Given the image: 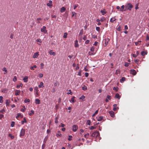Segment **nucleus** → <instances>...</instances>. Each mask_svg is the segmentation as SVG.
Instances as JSON below:
<instances>
[{
	"label": "nucleus",
	"instance_id": "44",
	"mask_svg": "<svg viewBox=\"0 0 149 149\" xmlns=\"http://www.w3.org/2000/svg\"><path fill=\"white\" fill-rule=\"evenodd\" d=\"M98 110H97L95 111V113L94 114H93V115H92V116L94 117V116H95V115L98 113Z\"/></svg>",
	"mask_w": 149,
	"mask_h": 149
},
{
	"label": "nucleus",
	"instance_id": "36",
	"mask_svg": "<svg viewBox=\"0 0 149 149\" xmlns=\"http://www.w3.org/2000/svg\"><path fill=\"white\" fill-rule=\"evenodd\" d=\"M85 98V96L84 95H82L81 97H80L79 99L81 100L82 101H84L83 100Z\"/></svg>",
	"mask_w": 149,
	"mask_h": 149
},
{
	"label": "nucleus",
	"instance_id": "38",
	"mask_svg": "<svg viewBox=\"0 0 149 149\" xmlns=\"http://www.w3.org/2000/svg\"><path fill=\"white\" fill-rule=\"evenodd\" d=\"M22 86H23V84H22L21 83V84H19V85H17V88H19V87H22Z\"/></svg>",
	"mask_w": 149,
	"mask_h": 149
},
{
	"label": "nucleus",
	"instance_id": "42",
	"mask_svg": "<svg viewBox=\"0 0 149 149\" xmlns=\"http://www.w3.org/2000/svg\"><path fill=\"white\" fill-rule=\"evenodd\" d=\"M3 97L2 96H0V103H2L3 101Z\"/></svg>",
	"mask_w": 149,
	"mask_h": 149
},
{
	"label": "nucleus",
	"instance_id": "19",
	"mask_svg": "<svg viewBox=\"0 0 149 149\" xmlns=\"http://www.w3.org/2000/svg\"><path fill=\"white\" fill-rule=\"evenodd\" d=\"M2 70L3 71H4V72L3 73L4 74H6L8 72L7 69H6V68L5 67H4L3 68Z\"/></svg>",
	"mask_w": 149,
	"mask_h": 149
},
{
	"label": "nucleus",
	"instance_id": "31",
	"mask_svg": "<svg viewBox=\"0 0 149 149\" xmlns=\"http://www.w3.org/2000/svg\"><path fill=\"white\" fill-rule=\"evenodd\" d=\"M125 81V77H122L121 79L120 80V82L121 83L123 82L124 81Z\"/></svg>",
	"mask_w": 149,
	"mask_h": 149
},
{
	"label": "nucleus",
	"instance_id": "55",
	"mask_svg": "<svg viewBox=\"0 0 149 149\" xmlns=\"http://www.w3.org/2000/svg\"><path fill=\"white\" fill-rule=\"evenodd\" d=\"M72 136L69 135V137L68 139V140L69 141H71L72 140Z\"/></svg>",
	"mask_w": 149,
	"mask_h": 149
},
{
	"label": "nucleus",
	"instance_id": "22",
	"mask_svg": "<svg viewBox=\"0 0 149 149\" xmlns=\"http://www.w3.org/2000/svg\"><path fill=\"white\" fill-rule=\"evenodd\" d=\"M75 98V97L74 96H73L71 98L70 101V102H74L76 101V100H74V98Z\"/></svg>",
	"mask_w": 149,
	"mask_h": 149
},
{
	"label": "nucleus",
	"instance_id": "39",
	"mask_svg": "<svg viewBox=\"0 0 149 149\" xmlns=\"http://www.w3.org/2000/svg\"><path fill=\"white\" fill-rule=\"evenodd\" d=\"M8 136L10 137L11 139H13L14 138V136H13L11 134H9L8 135Z\"/></svg>",
	"mask_w": 149,
	"mask_h": 149
},
{
	"label": "nucleus",
	"instance_id": "21",
	"mask_svg": "<svg viewBox=\"0 0 149 149\" xmlns=\"http://www.w3.org/2000/svg\"><path fill=\"white\" fill-rule=\"evenodd\" d=\"M65 9H66L65 7H63L61 8L60 12L61 13H63L65 11Z\"/></svg>",
	"mask_w": 149,
	"mask_h": 149
},
{
	"label": "nucleus",
	"instance_id": "25",
	"mask_svg": "<svg viewBox=\"0 0 149 149\" xmlns=\"http://www.w3.org/2000/svg\"><path fill=\"white\" fill-rule=\"evenodd\" d=\"M38 87L40 88L44 87L43 83L42 82H41L40 83V84L38 85Z\"/></svg>",
	"mask_w": 149,
	"mask_h": 149
},
{
	"label": "nucleus",
	"instance_id": "45",
	"mask_svg": "<svg viewBox=\"0 0 149 149\" xmlns=\"http://www.w3.org/2000/svg\"><path fill=\"white\" fill-rule=\"evenodd\" d=\"M58 117H56L55 119V123H58Z\"/></svg>",
	"mask_w": 149,
	"mask_h": 149
},
{
	"label": "nucleus",
	"instance_id": "57",
	"mask_svg": "<svg viewBox=\"0 0 149 149\" xmlns=\"http://www.w3.org/2000/svg\"><path fill=\"white\" fill-rule=\"evenodd\" d=\"M43 74H42L40 73L39 74L38 77L39 78H41L43 77Z\"/></svg>",
	"mask_w": 149,
	"mask_h": 149
},
{
	"label": "nucleus",
	"instance_id": "26",
	"mask_svg": "<svg viewBox=\"0 0 149 149\" xmlns=\"http://www.w3.org/2000/svg\"><path fill=\"white\" fill-rule=\"evenodd\" d=\"M147 52L146 51H142L141 52V55L142 56H144L145 55L147 54Z\"/></svg>",
	"mask_w": 149,
	"mask_h": 149
},
{
	"label": "nucleus",
	"instance_id": "50",
	"mask_svg": "<svg viewBox=\"0 0 149 149\" xmlns=\"http://www.w3.org/2000/svg\"><path fill=\"white\" fill-rule=\"evenodd\" d=\"M5 111L4 109H2L0 111V113H4Z\"/></svg>",
	"mask_w": 149,
	"mask_h": 149
},
{
	"label": "nucleus",
	"instance_id": "63",
	"mask_svg": "<svg viewBox=\"0 0 149 149\" xmlns=\"http://www.w3.org/2000/svg\"><path fill=\"white\" fill-rule=\"evenodd\" d=\"M96 31L99 32L100 30V28L99 27H96Z\"/></svg>",
	"mask_w": 149,
	"mask_h": 149
},
{
	"label": "nucleus",
	"instance_id": "3",
	"mask_svg": "<svg viewBox=\"0 0 149 149\" xmlns=\"http://www.w3.org/2000/svg\"><path fill=\"white\" fill-rule=\"evenodd\" d=\"M25 129L22 128L20 131L19 136L20 137H21L22 136H23L25 134Z\"/></svg>",
	"mask_w": 149,
	"mask_h": 149
},
{
	"label": "nucleus",
	"instance_id": "28",
	"mask_svg": "<svg viewBox=\"0 0 149 149\" xmlns=\"http://www.w3.org/2000/svg\"><path fill=\"white\" fill-rule=\"evenodd\" d=\"M103 118V117L102 116H100L98 117L97 119V120L98 121H101L102 120Z\"/></svg>",
	"mask_w": 149,
	"mask_h": 149
},
{
	"label": "nucleus",
	"instance_id": "4",
	"mask_svg": "<svg viewBox=\"0 0 149 149\" xmlns=\"http://www.w3.org/2000/svg\"><path fill=\"white\" fill-rule=\"evenodd\" d=\"M46 27L45 26H43L42 28L41 29V31L42 32H43L44 33H46L47 32V31L46 30Z\"/></svg>",
	"mask_w": 149,
	"mask_h": 149
},
{
	"label": "nucleus",
	"instance_id": "33",
	"mask_svg": "<svg viewBox=\"0 0 149 149\" xmlns=\"http://www.w3.org/2000/svg\"><path fill=\"white\" fill-rule=\"evenodd\" d=\"M82 88L84 91H86L87 89V87L86 86L84 85L82 87Z\"/></svg>",
	"mask_w": 149,
	"mask_h": 149
},
{
	"label": "nucleus",
	"instance_id": "17",
	"mask_svg": "<svg viewBox=\"0 0 149 149\" xmlns=\"http://www.w3.org/2000/svg\"><path fill=\"white\" fill-rule=\"evenodd\" d=\"M79 46V44H78V41L77 40H76L75 41V43H74V47H78Z\"/></svg>",
	"mask_w": 149,
	"mask_h": 149
},
{
	"label": "nucleus",
	"instance_id": "41",
	"mask_svg": "<svg viewBox=\"0 0 149 149\" xmlns=\"http://www.w3.org/2000/svg\"><path fill=\"white\" fill-rule=\"evenodd\" d=\"M67 94H70L71 95H72V92L71 91V90H69L68 91V92L67 93Z\"/></svg>",
	"mask_w": 149,
	"mask_h": 149
},
{
	"label": "nucleus",
	"instance_id": "37",
	"mask_svg": "<svg viewBox=\"0 0 149 149\" xmlns=\"http://www.w3.org/2000/svg\"><path fill=\"white\" fill-rule=\"evenodd\" d=\"M95 47L94 46H92L90 49V50L92 52H93L94 51Z\"/></svg>",
	"mask_w": 149,
	"mask_h": 149
},
{
	"label": "nucleus",
	"instance_id": "62",
	"mask_svg": "<svg viewBox=\"0 0 149 149\" xmlns=\"http://www.w3.org/2000/svg\"><path fill=\"white\" fill-rule=\"evenodd\" d=\"M96 127H94L93 126H91L90 127V129L91 130H92L93 129H95Z\"/></svg>",
	"mask_w": 149,
	"mask_h": 149
},
{
	"label": "nucleus",
	"instance_id": "23",
	"mask_svg": "<svg viewBox=\"0 0 149 149\" xmlns=\"http://www.w3.org/2000/svg\"><path fill=\"white\" fill-rule=\"evenodd\" d=\"M116 20V19L115 18V17H112L110 19V21L111 22H113L115 21Z\"/></svg>",
	"mask_w": 149,
	"mask_h": 149
},
{
	"label": "nucleus",
	"instance_id": "34",
	"mask_svg": "<svg viewBox=\"0 0 149 149\" xmlns=\"http://www.w3.org/2000/svg\"><path fill=\"white\" fill-rule=\"evenodd\" d=\"M37 68V66L36 65H34L33 66H31L30 67V68L31 70H34V68Z\"/></svg>",
	"mask_w": 149,
	"mask_h": 149
},
{
	"label": "nucleus",
	"instance_id": "15",
	"mask_svg": "<svg viewBox=\"0 0 149 149\" xmlns=\"http://www.w3.org/2000/svg\"><path fill=\"white\" fill-rule=\"evenodd\" d=\"M20 93V91L19 90H16L15 91V95L17 96L19 95Z\"/></svg>",
	"mask_w": 149,
	"mask_h": 149
},
{
	"label": "nucleus",
	"instance_id": "64",
	"mask_svg": "<svg viewBox=\"0 0 149 149\" xmlns=\"http://www.w3.org/2000/svg\"><path fill=\"white\" fill-rule=\"evenodd\" d=\"M34 90L36 91H38V88L37 86H36L34 88Z\"/></svg>",
	"mask_w": 149,
	"mask_h": 149
},
{
	"label": "nucleus",
	"instance_id": "61",
	"mask_svg": "<svg viewBox=\"0 0 149 149\" xmlns=\"http://www.w3.org/2000/svg\"><path fill=\"white\" fill-rule=\"evenodd\" d=\"M129 63H127V62H125V67H127L129 66Z\"/></svg>",
	"mask_w": 149,
	"mask_h": 149
},
{
	"label": "nucleus",
	"instance_id": "10",
	"mask_svg": "<svg viewBox=\"0 0 149 149\" xmlns=\"http://www.w3.org/2000/svg\"><path fill=\"white\" fill-rule=\"evenodd\" d=\"M49 54L50 55H52L54 56H55L56 55L55 53L54 52H53L52 50H50L49 51Z\"/></svg>",
	"mask_w": 149,
	"mask_h": 149
},
{
	"label": "nucleus",
	"instance_id": "59",
	"mask_svg": "<svg viewBox=\"0 0 149 149\" xmlns=\"http://www.w3.org/2000/svg\"><path fill=\"white\" fill-rule=\"evenodd\" d=\"M45 147V144L44 143H43L42 146V149H44Z\"/></svg>",
	"mask_w": 149,
	"mask_h": 149
},
{
	"label": "nucleus",
	"instance_id": "53",
	"mask_svg": "<svg viewBox=\"0 0 149 149\" xmlns=\"http://www.w3.org/2000/svg\"><path fill=\"white\" fill-rule=\"evenodd\" d=\"M47 5L50 7H52V4H51V3H48L47 4Z\"/></svg>",
	"mask_w": 149,
	"mask_h": 149
},
{
	"label": "nucleus",
	"instance_id": "6",
	"mask_svg": "<svg viewBox=\"0 0 149 149\" xmlns=\"http://www.w3.org/2000/svg\"><path fill=\"white\" fill-rule=\"evenodd\" d=\"M130 73L131 74L134 75L136 74V71L134 69H131L130 70Z\"/></svg>",
	"mask_w": 149,
	"mask_h": 149
},
{
	"label": "nucleus",
	"instance_id": "47",
	"mask_svg": "<svg viewBox=\"0 0 149 149\" xmlns=\"http://www.w3.org/2000/svg\"><path fill=\"white\" fill-rule=\"evenodd\" d=\"M34 111L33 110H31V112L29 113V114L30 116H31L32 114H34Z\"/></svg>",
	"mask_w": 149,
	"mask_h": 149
},
{
	"label": "nucleus",
	"instance_id": "9",
	"mask_svg": "<svg viewBox=\"0 0 149 149\" xmlns=\"http://www.w3.org/2000/svg\"><path fill=\"white\" fill-rule=\"evenodd\" d=\"M125 8V6L123 5L121 6V8L120 9V11L121 12H123L124 11V9Z\"/></svg>",
	"mask_w": 149,
	"mask_h": 149
},
{
	"label": "nucleus",
	"instance_id": "2",
	"mask_svg": "<svg viewBox=\"0 0 149 149\" xmlns=\"http://www.w3.org/2000/svg\"><path fill=\"white\" fill-rule=\"evenodd\" d=\"M100 133L97 131H96L93 133L91 135L92 137L96 138H100Z\"/></svg>",
	"mask_w": 149,
	"mask_h": 149
},
{
	"label": "nucleus",
	"instance_id": "48",
	"mask_svg": "<svg viewBox=\"0 0 149 149\" xmlns=\"http://www.w3.org/2000/svg\"><path fill=\"white\" fill-rule=\"evenodd\" d=\"M67 33H64L63 36V38H66L67 37Z\"/></svg>",
	"mask_w": 149,
	"mask_h": 149
},
{
	"label": "nucleus",
	"instance_id": "27",
	"mask_svg": "<svg viewBox=\"0 0 149 149\" xmlns=\"http://www.w3.org/2000/svg\"><path fill=\"white\" fill-rule=\"evenodd\" d=\"M48 138V136H46V137H45V138H44V140H43V142L44 143H45L47 141Z\"/></svg>",
	"mask_w": 149,
	"mask_h": 149
},
{
	"label": "nucleus",
	"instance_id": "54",
	"mask_svg": "<svg viewBox=\"0 0 149 149\" xmlns=\"http://www.w3.org/2000/svg\"><path fill=\"white\" fill-rule=\"evenodd\" d=\"M15 125V122L13 121L11 123V126L13 127Z\"/></svg>",
	"mask_w": 149,
	"mask_h": 149
},
{
	"label": "nucleus",
	"instance_id": "5",
	"mask_svg": "<svg viewBox=\"0 0 149 149\" xmlns=\"http://www.w3.org/2000/svg\"><path fill=\"white\" fill-rule=\"evenodd\" d=\"M109 39L108 38H107L104 39V41H105V46H106L108 44V43H109Z\"/></svg>",
	"mask_w": 149,
	"mask_h": 149
},
{
	"label": "nucleus",
	"instance_id": "51",
	"mask_svg": "<svg viewBox=\"0 0 149 149\" xmlns=\"http://www.w3.org/2000/svg\"><path fill=\"white\" fill-rule=\"evenodd\" d=\"M141 42V40L138 41L137 42H135V44L136 45H137L139 43V42Z\"/></svg>",
	"mask_w": 149,
	"mask_h": 149
},
{
	"label": "nucleus",
	"instance_id": "30",
	"mask_svg": "<svg viewBox=\"0 0 149 149\" xmlns=\"http://www.w3.org/2000/svg\"><path fill=\"white\" fill-rule=\"evenodd\" d=\"M36 41L38 42L39 43H38V44L39 45H40V43L42 42L41 40L40 39H38L36 40Z\"/></svg>",
	"mask_w": 149,
	"mask_h": 149
},
{
	"label": "nucleus",
	"instance_id": "7",
	"mask_svg": "<svg viewBox=\"0 0 149 149\" xmlns=\"http://www.w3.org/2000/svg\"><path fill=\"white\" fill-rule=\"evenodd\" d=\"M39 55V52H37L34 54L32 57L34 58H37L38 57Z\"/></svg>",
	"mask_w": 149,
	"mask_h": 149
},
{
	"label": "nucleus",
	"instance_id": "11",
	"mask_svg": "<svg viewBox=\"0 0 149 149\" xmlns=\"http://www.w3.org/2000/svg\"><path fill=\"white\" fill-rule=\"evenodd\" d=\"M111 99V96L107 95V97L106 99L105 100V101L106 102H108V100H110Z\"/></svg>",
	"mask_w": 149,
	"mask_h": 149
},
{
	"label": "nucleus",
	"instance_id": "35",
	"mask_svg": "<svg viewBox=\"0 0 149 149\" xmlns=\"http://www.w3.org/2000/svg\"><path fill=\"white\" fill-rule=\"evenodd\" d=\"M10 103V101L9 100H7L6 101V105H9Z\"/></svg>",
	"mask_w": 149,
	"mask_h": 149
},
{
	"label": "nucleus",
	"instance_id": "29",
	"mask_svg": "<svg viewBox=\"0 0 149 149\" xmlns=\"http://www.w3.org/2000/svg\"><path fill=\"white\" fill-rule=\"evenodd\" d=\"M27 122V121L26 120V119L25 118H24V120H22L21 121V123L23 125L24 124V123H26Z\"/></svg>",
	"mask_w": 149,
	"mask_h": 149
},
{
	"label": "nucleus",
	"instance_id": "16",
	"mask_svg": "<svg viewBox=\"0 0 149 149\" xmlns=\"http://www.w3.org/2000/svg\"><path fill=\"white\" fill-rule=\"evenodd\" d=\"M23 80L24 82H27L28 80V77L27 76H25L23 78Z\"/></svg>",
	"mask_w": 149,
	"mask_h": 149
},
{
	"label": "nucleus",
	"instance_id": "56",
	"mask_svg": "<svg viewBox=\"0 0 149 149\" xmlns=\"http://www.w3.org/2000/svg\"><path fill=\"white\" fill-rule=\"evenodd\" d=\"M13 80L14 82H15L17 81V77L16 76H15L14 77Z\"/></svg>",
	"mask_w": 149,
	"mask_h": 149
},
{
	"label": "nucleus",
	"instance_id": "8",
	"mask_svg": "<svg viewBox=\"0 0 149 149\" xmlns=\"http://www.w3.org/2000/svg\"><path fill=\"white\" fill-rule=\"evenodd\" d=\"M77 126L76 125H74L72 126V130L74 132L77 131Z\"/></svg>",
	"mask_w": 149,
	"mask_h": 149
},
{
	"label": "nucleus",
	"instance_id": "1",
	"mask_svg": "<svg viewBox=\"0 0 149 149\" xmlns=\"http://www.w3.org/2000/svg\"><path fill=\"white\" fill-rule=\"evenodd\" d=\"M125 8L124 9V11H125L127 10H129L130 11L133 8V6L131 3H128L125 5Z\"/></svg>",
	"mask_w": 149,
	"mask_h": 149
},
{
	"label": "nucleus",
	"instance_id": "24",
	"mask_svg": "<svg viewBox=\"0 0 149 149\" xmlns=\"http://www.w3.org/2000/svg\"><path fill=\"white\" fill-rule=\"evenodd\" d=\"M58 134H56V136L57 137L60 136L61 137L62 136V134H60L61 132L60 131H58L57 132Z\"/></svg>",
	"mask_w": 149,
	"mask_h": 149
},
{
	"label": "nucleus",
	"instance_id": "58",
	"mask_svg": "<svg viewBox=\"0 0 149 149\" xmlns=\"http://www.w3.org/2000/svg\"><path fill=\"white\" fill-rule=\"evenodd\" d=\"M139 8V7H138V3H136V5H135V9H136V10H137V9H138Z\"/></svg>",
	"mask_w": 149,
	"mask_h": 149
},
{
	"label": "nucleus",
	"instance_id": "32",
	"mask_svg": "<svg viewBox=\"0 0 149 149\" xmlns=\"http://www.w3.org/2000/svg\"><path fill=\"white\" fill-rule=\"evenodd\" d=\"M117 106L116 104H114L113 105V110L114 111H116V107Z\"/></svg>",
	"mask_w": 149,
	"mask_h": 149
},
{
	"label": "nucleus",
	"instance_id": "13",
	"mask_svg": "<svg viewBox=\"0 0 149 149\" xmlns=\"http://www.w3.org/2000/svg\"><path fill=\"white\" fill-rule=\"evenodd\" d=\"M109 114L110 116L112 117H114V113L113 111H109Z\"/></svg>",
	"mask_w": 149,
	"mask_h": 149
},
{
	"label": "nucleus",
	"instance_id": "20",
	"mask_svg": "<svg viewBox=\"0 0 149 149\" xmlns=\"http://www.w3.org/2000/svg\"><path fill=\"white\" fill-rule=\"evenodd\" d=\"M120 97L118 93H117L116 94L115 96V98L120 99Z\"/></svg>",
	"mask_w": 149,
	"mask_h": 149
},
{
	"label": "nucleus",
	"instance_id": "43",
	"mask_svg": "<svg viewBox=\"0 0 149 149\" xmlns=\"http://www.w3.org/2000/svg\"><path fill=\"white\" fill-rule=\"evenodd\" d=\"M72 17H73L74 15H75L76 16L77 14V13H76L74 12H72Z\"/></svg>",
	"mask_w": 149,
	"mask_h": 149
},
{
	"label": "nucleus",
	"instance_id": "14",
	"mask_svg": "<svg viewBox=\"0 0 149 149\" xmlns=\"http://www.w3.org/2000/svg\"><path fill=\"white\" fill-rule=\"evenodd\" d=\"M21 117V118H23V116L21 115V114L20 113H18L17 114V116L16 117V118L17 119L18 118Z\"/></svg>",
	"mask_w": 149,
	"mask_h": 149
},
{
	"label": "nucleus",
	"instance_id": "18",
	"mask_svg": "<svg viewBox=\"0 0 149 149\" xmlns=\"http://www.w3.org/2000/svg\"><path fill=\"white\" fill-rule=\"evenodd\" d=\"M35 103L36 104H39L40 103V100L38 99H35Z\"/></svg>",
	"mask_w": 149,
	"mask_h": 149
},
{
	"label": "nucleus",
	"instance_id": "52",
	"mask_svg": "<svg viewBox=\"0 0 149 149\" xmlns=\"http://www.w3.org/2000/svg\"><path fill=\"white\" fill-rule=\"evenodd\" d=\"M30 102V100L29 99H28L27 100L26 99L24 100V102L25 103H26L27 102Z\"/></svg>",
	"mask_w": 149,
	"mask_h": 149
},
{
	"label": "nucleus",
	"instance_id": "49",
	"mask_svg": "<svg viewBox=\"0 0 149 149\" xmlns=\"http://www.w3.org/2000/svg\"><path fill=\"white\" fill-rule=\"evenodd\" d=\"M98 42H97V41H96L94 42V43L93 44V45H94L95 46H97L98 45Z\"/></svg>",
	"mask_w": 149,
	"mask_h": 149
},
{
	"label": "nucleus",
	"instance_id": "60",
	"mask_svg": "<svg viewBox=\"0 0 149 149\" xmlns=\"http://www.w3.org/2000/svg\"><path fill=\"white\" fill-rule=\"evenodd\" d=\"M42 19L41 18L39 17L37 18V20H38V22H37L39 23H40V21H39V20H41Z\"/></svg>",
	"mask_w": 149,
	"mask_h": 149
},
{
	"label": "nucleus",
	"instance_id": "46",
	"mask_svg": "<svg viewBox=\"0 0 149 149\" xmlns=\"http://www.w3.org/2000/svg\"><path fill=\"white\" fill-rule=\"evenodd\" d=\"M86 124L88 125H90L91 121L89 120H88L86 122Z\"/></svg>",
	"mask_w": 149,
	"mask_h": 149
},
{
	"label": "nucleus",
	"instance_id": "12",
	"mask_svg": "<svg viewBox=\"0 0 149 149\" xmlns=\"http://www.w3.org/2000/svg\"><path fill=\"white\" fill-rule=\"evenodd\" d=\"M100 12L101 13L102 15H104L107 13V12L104 9L103 10H101Z\"/></svg>",
	"mask_w": 149,
	"mask_h": 149
},
{
	"label": "nucleus",
	"instance_id": "40",
	"mask_svg": "<svg viewBox=\"0 0 149 149\" xmlns=\"http://www.w3.org/2000/svg\"><path fill=\"white\" fill-rule=\"evenodd\" d=\"M40 69H42L44 68V64L42 63H40Z\"/></svg>",
	"mask_w": 149,
	"mask_h": 149
}]
</instances>
